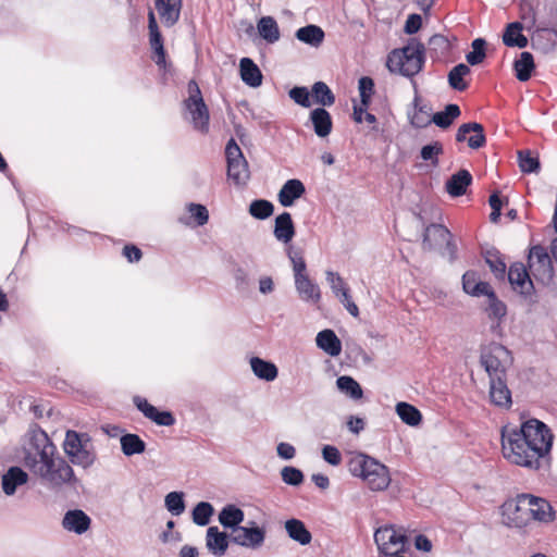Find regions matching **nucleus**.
Wrapping results in <instances>:
<instances>
[{
	"label": "nucleus",
	"instance_id": "6",
	"mask_svg": "<svg viewBox=\"0 0 557 557\" xmlns=\"http://www.w3.org/2000/svg\"><path fill=\"white\" fill-rule=\"evenodd\" d=\"M187 89L188 97L183 101L185 119L190 122L195 131L206 135L210 128L209 109L195 81L188 83Z\"/></svg>",
	"mask_w": 557,
	"mask_h": 557
},
{
	"label": "nucleus",
	"instance_id": "4",
	"mask_svg": "<svg viewBox=\"0 0 557 557\" xmlns=\"http://www.w3.org/2000/svg\"><path fill=\"white\" fill-rule=\"evenodd\" d=\"M58 453L48 434L37 428L29 432L27 446L23 449V463L33 473L42 469Z\"/></svg>",
	"mask_w": 557,
	"mask_h": 557
},
{
	"label": "nucleus",
	"instance_id": "33",
	"mask_svg": "<svg viewBox=\"0 0 557 557\" xmlns=\"http://www.w3.org/2000/svg\"><path fill=\"white\" fill-rule=\"evenodd\" d=\"M245 519L244 511L236 505L228 504L219 513V522L227 529L236 531Z\"/></svg>",
	"mask_w": 557,
	"mask_h": 557
},
{
	"label": "nucleus",
	"instance_id": "32",
	"mask_svg": "<svg viewBox=\"0 0 557 557\" xmlns=\"http://www.w3.org/2000/svg\"><path fill=\"white\" fill-rule=\"evenodd\" d=\"M295 287L299 297L305 301L319 302L321 299V292L318 286L310 277L300 276L295 278Z\"/></svg>",
	"mask_w": 557,
	"mask_h": 557
},
{
	"label": "nucleus",
	"instance_id": "42",
	"mask_svg": "<svg viewBox=\"0 0 557 557\" xmlns=\"http://www.w3.org/2000/svg\"><path fill=\"white\" fill-rule=\"evenodd\" d=\"M260 36L269 44H274L280 39V29L276 21L272 16H263L257 25Z\"/></svg>",
	"mask_w": 557,
	"mask_h": 557
},
{
	"label": "nucleus",
	"instance_id": "59",
	"mask_svg": "<svg viewBox=\"0 0 557 557\" xmlns=\"http://www.w3.org/2000/svg\"><path fill=\"white\" fill-rule=\"evenodd\" d=\"M186 209L190 213L191 218L195 219L198 226H202L208 223L209 212L203 205L190 202L186 206Z\"/></svg>",
	"mask_w": 557,
	"mask_h": 557
},
{
	"label": "nucleus",
	"instance_id": "9",
	"mask_svg": "<svg viewBox=\"0 0 557 557\" xmlns=\"http://www.w3.org/2000/svg\"><path fill=\"white\" fill-rule=\"evenodd\" d=\"M225 158L228 178L236 185H246L250 177L248 162L234 138H231L226 144Z\"/></svg>",
	"mask_w": 557,
	"mask_h": 557
},
{
	"label": "nucleus",
	"instance_id": "35",
	"mask_svg": "<svg viewBox=\"0 0 557 557\" xmlns=\"http://www.w3.org/2000/svg\"><path fill=\"white\" fill-rule=\"evenodd\" d=\"M523 26L520 22L509 23L503 34V42L507 47L525 48L528 38L522 34Z\"/></svg>",
	"mask_w": 557,
	"mask_h": 557
},
{
	"label": "nucleus",
	"instance_id": "11",
	"mask_svg": "<svg viewBox=\"0 0 557 557\" xmlns=\"http://www.w3.org/2000/svg\"><path fill=\"white\" fill-rule=\"evenodd\" d=\"M503 521L509 528L524 529L531 524L525 494H519L515 499L503 505Z\"/></svg>",
	"mask_w": 557,
	"mask_h": 557
},
{
	"label": "nucleus",
	"instance_id": "51",
	"mask_svg": "<svg viewBox=\"0 0 557 557\" xmlns=\"http://www.w3.org/2000/svg\"><path fill=\"white\" fill-rule=\"evenodd\" d=\"M273 203L265 199L253 200L249 206V213L258 220L268 219L273 214Z\"/></svg>",
	"mask_w": 557,
	"mask_h": 557
},
{
	"label": "nucleus",
	"instance_id": "20",
	"mask_svg": "<svg viewBox=\"0 0 557 557\" xmlns=\"http://www.w3.org/2000/svg\"><path fill=\"white\" fill-rule=\"evenodd\" d=\"M154 8L163 25L172 27L180 20L182 0H154Z\"/></svg>",
	"mask_w": 557,
	"mask_h": 557
},
{
	"label": "nucleus",
	"instance_id": "54",
	"mask_svg": "<svg viewBox=\"0 0 557 557\" xmlns=\"http://www.w3.org/2000/svg\"><path fill=\"white\" fill-rule=\"evenodd\" d=\"M165 507L173 516H180L185 510L184 493L171 492L165 496Z\"/></svg>",
	"mask_w": 557,
	"mask_h": 557
},
{
	"label": "nucleus",
	"instance_id": "21",
	"mask_svg": "<svg viewBox=\"0 0 557 557\" xmlns=\"http://www.w3.org/2000/svg\"><path fill=\"white\" fill-rule=\"evenodd\" d=\"M490 398L492 404L497 407L506 409L511 407V392L507 386L506 377L490 380Z\"/></svg>",
	"mask_w": 557,
	"mask_h": 557
},
{
	"label": "nucleus",
	"instance_id": "50",
	"mask_svg": "<svg viewBox=\"0 0 557 557\" xmlns=\"http://www.w3.org/2000/svg\"><path fill=\"white\" fill-rule=\"evenodd\" d=\"M214 512L213 506L208 502L198 503L193 510V521L199 527H205L210 522Z\"/></svg>",
	"mask_w": 557,
	"mask_h": 557
},
{
	"label": "nucleus",
	"instance_id": "64",
	"mask_svg": "<svg viewBox=\"0 0 557 557\" xmlns=\"http://www.w3.org/2000/svg\"><path fill=\"white\" fill-rule=\"evenodd\" d=\"M422 25V18L419 14H410L405 23L404 30L408 35L416 34Z\"/></svg>",
	"mask_w": 557,
	"mask_h": 557
},
{
	"label": "nucleus",
	"instance_id": "55",
	"mask_svg": "<svg viewBox=\"0 0 557 557\" xmlns=\"http://www.w3.org/2000/svg\"><path fill=\"white\" fill-rule=\"evenodd\" d=\"M326 282L330 284V287L333 292V294L338 298L343 295V292H349V287L344 282L343 277L337 273L333 271H326L325 272Z\"/></svg>",
	"mask_w": 557,
	"mask_h": 557
},
{
	"label": "nucleus",
	"instance_id": "53",
	"mask_svg": "<svg viewBox=\"0 0 557 557\" xmlns=\"http://www.w3.org/2000/svg\"><path fill=\"white\" fill-rule=\"evenodd\" d=\"M443 145L440 141L425 145L421 148L420 157L423 161H429L434 168L438 166V157L443 153Z\"/></svg>",
	"mask_w": 557,
	"mask_h": 557
},
{
	"label": "nucleus",
	"instance_id": "43",
	"mask_svg": "<svg viewBox=\"0 0 557 557\" xmlns=\"http://www.w3.org/2000/svg\"><path fill=\"white\" fill-rule=\"evenodd\" d=\"M337 388L352 400L361 399L363 391L360 384L351 376L342 375L336 380Z\"/></svg>",
	"mask_w": 557,
	"mask_h": 557
},
{
	"label": "nucleus",
	"instance_id": "10",
	"mask_svg": "<svg viewBox=\"0 0 557 557\" xmlns=\"http://www.w3.org/2000/svg\"><path fill=\"white\" fill-rule=\"evenodd\" d=\"M374 542L380 555L388 557L404 550L407 536L398 533L394 524H385L375 530Z\"/></svg>",
	"mask_w": 557,
	"mask_h": 557
},
{
	"label": "nucleus",
	"instance_id": "48",
	"mask_svg": "<svg viewBox=\"0 0 557 557\" xmlns=\"http://www.w3.org/2000/svg\"><path fill=\"white\" fill-rule=\"evenodd\" d=\"M486 41L483 38H475L471 42L472 50L466 54L468 64L474 66L482 63L486 57Z\"/></svg>",
	"mask_w": 557,
	"mask_h": 557
},
{
	"label": "nucleus",
	"instance_id": "37",
	"mask_svg": "<svg viewBox=\"0 0 557 557\" xmlns=\"http://www.w3.org/2000/svg\"><path fill=\"white\" fill-rule=\"evenodd\" d=\"M534 58L531 52L523 51L520 53V58L513 63L516 77L520 82H527L531 78L532 72L534 71Z\"/></svg>",
	"mask_w": 557,
	"mask_h": 557
},
{
	"label": "nucleus",
	"instance_id": "15",
	"mask_svg": "<svg viewBox=\"0 0 557 557\" xmlns=\"http://www.w3.org/2000/svg\"><path fill=\"white\" fill-rule=\"evenodd\" d=\"M235 532L237 534L231 537V542L242 547L251 549L260 548L265 540V529L260 527H239Z\"/></svg>",
	"mask_w": 557,
	"mask_h": 557
},
{
	"label": "nucleus",
	"instance_id": "18",
	"mask_svg": "<svg viewBox=\"0 0 557 557\" xmlns=\"http://www.w3.org/2000/svg\"><path fill=\"white\" fill-rule=\"evenodd\" d=\"M28 473L21 467L12 466L1 478V488L7 496H13L18 487L25 485L28 482Z\"/></svg>",
	"mask_w": 557,
	"mask_h": 557
},
{
	"label": "nucleus",
	"instance_id": "58",
	"mask_svg": "<svg viewBox=\"0 0 557 557\" xmlns=\"http://www.w3.org/2000/svg\"><path fill=\"white\" fill-rule=\"evenodd\" d=\"M287 255L293 264L294 278L307 276V264L301 253L289 248Z\"/></svg>",
	"mask_w": 557,
	"mask_h": 557
},
{
	"label": "nucleus",
	"instance_id": "1",
	"mask_svg": "<svg viewBox=\"0 0 557 557\" xmlns=\"http://www.w3.org/2000/svg\"><path fill=\"white\" fill-rule=\"evenodd\" d=\"M554 435L549 428L537 419H529L519 428L502 429V448L509 462L539 470L546 462L553 446Z\"/></svg>",
	"mask_w": 557,
	"mask_h": 557
},
{
	"label": "nucleus",
	"instance_id": "17",
	"mask_svg": "<svg viewBox=\"0 0 557 557\" xmlns=\"http://www.w3.org/2000/svg\"><path fill=\"white\" fill-rule=\"evenodd\" d=\"M529 508L530 520L549 523L555 519V511L552 505L544 498L532 494H525Z\"/></svg>",
	"mask_w": 557,
	"mask_h": 557
},
{
	"label": "nucleus",
	"instance_id": "52",
	"mask_svg": "<svg viewBox=\"0 0 557 557\" xmlns=\"http://www.w3.org/2000/svg\"><path fill=\"white\" fill-rule=\"evenodd\" d=\"M519 168L523 173H536L540 170V160L530 150L518 152Z\"/></svg>",
	"mask_w": 557,
	"mask_h": 557
},
{
	"label": "nucleus",
	"instance_id": "41",
	"mask_svg": "<svg viewBox=\"0 0 557 557\" xmlns=\"http://www.w3.org/2000/svg\"><path fill=\"white\" fill-rule=\"evenodd\" d=\"M483 257L494 276L503 280L506 275V263L502 253L497 249L492 248L487 249Z\"/></svg>",
	"mask_w": 557,
	"mask_h": 557
},
{
	"label": "nucleus",
	"instance_id": "60",
	"mask_svg": "<svg viewBox=\"0 0 557 557\" xmlns=\"http://www.w3.org/2000/svg\"><path fill=\"white\" fill-rule=\"evenodd\" d=\"M288 96L297 104L304 108L311 107L310 92L306 87L296 86L289 90Z\"/></svg>",
	"mask_w": 557,
	"mask_h": 557
},
{
	"label": "nucleus",
	"instance_id": "24",
	"mask_svg": "<svg viewBox=\"0 0 557 557\" xmlns=\"http://www.w3.org/2000/svg\"><path fill=\"white\" fill-rule=\"evenodd\" d=\"M472 184V175L466 170L461 169L453 174L445 183V189L451 197H460L467 193L468 187Z\"/></svg>",
	"mask_w": 557,
	"mask_h": 557
},
{
	"label": "nucleus",
	"instance_id": "16",
	"mask_svg": "<svg viewBox=\"0 0 557 557\" xmlns=\"http://www.w3.org/2000/svg\"><path fill=\"white\" fill-rule=\"evenodd\" d=\"M133 403L136 408L149 420L161 426H172L175 424V418L172 412L164 410L159 411L148 400L140 396H135Z\"/></svg>",
	"mask_w": 557,
	"mask_h": 557
},
{
	"label": "nucleus",
	"instance_id": "40",
	"mask_svg": "<svg viewBox=\"0 0 557 557\" xmlns=\"http://www.w3.org/2000/svg\"><path fill=\"white\" fill-rule=\"evenodd\" d=\"M396 413L404 423L410 426H417L422 421L420 410L413 405L405 401H400L396 405Z\"/></svg>",
	"mask_w": 557,
	"mask_h": 557
},
{
	"label": "nucleus",
	"instance_id": "45",
	"mask_svg": "<svg viewBox=\"0 0 557 557\" xmlns=\"http://www.w3.org/2000/svg\"><path fill=\"white\" fill-rule=\"evenodd\" d=\"M311 94L317 104L324 107H331L335 102V96L330 87L324 82H317L313 84Z\"/></svg>",
	"mask_w": 557,
	"mask_h": 557
},
{
	"label": "nucleus",
	"instance_id": "28",
	"mask_svg": "<svg viewBox=\"0 0 557 557\" xmlns=\"http://www.w3.org/2000/svg\"><path fill=\"white\" fill-rule=\"evenodd\" d=\"M310 122L317 136L323 138L331 134L333 122L331 114L322 107L310 112Z\"/></svg>",
	"mask_w": 557,
	"mask_h": 557
},
{
	"label": "nucleus",
	"instance_id": "19",
	"mask_svg": "<svg viewBox=\"0 0 557 557\" xmlns=\"http://www.w3.org/2000/svg\"><path fill=\"white\" fill-rule=\"evenodd\" d=\"M91 519L82 509L67 510L62 519V528L78 535L84 534L90 528Z\"/></svg>",
	"mask_w": 557,
	"mask_h": 557
},
{
	"label": "nucleus",
	"instance_id": "13",
	"mask_svg": "<svg viewBox=\"0 0 557 557\" xmlns=\"http://www.w3.org/2000/svg\"><path fill=\"white\" fill-rule=\"evenodd\" d=\"M530 273L522 262H515L508 270V280L516 292L533 301L535 288Z\"/></svg>",
	"mask_w": 557,
	"mask_h": 557
},
{
	"label": "nucleus",
	"instance_id": "62",
	"mask_svg": "<svg viewBox=\"0 0 557 557\" xmlns=\"http://www.w3.org/2000/svg\"><path fill=\"white\" fill-rule=\"evenodd\" d=\"M481 124L478 122H469L461 124L456 133V140L458 143H462L467 140V135L471 133V131H480Z\"/></svg>",
	"mask_w": 557,
	"mask_h": 557
},
{
	"label": "nucleus",
	"instance_id": "49",
	"mask_svg": "<svg viewBox=\"0 0 557 557\" xmlns=\"http://www.w3.org/2000/svg\"><path fill=\"white\" fill-rule=\"evenodd\" d=\"M488 299L486 311L491 319L502 320L507 313L506 305L499 300L493 288L485 295Z\"/></svg>",
	"mask_w": 557,
	"mask_h": 557
},
{
	"label": "nucleus",
	"instance_id": "14",
	"mask_svg": "<svg viewBox=\"0 0 557 557\" xmlns=\"http://www.w3.org/2000/svg\"><path fill=\"white\" fill-rule=\"evenodd\" d=\"M148 29H149V44L153 50V61L160 67L166 69L165 50L163 46V38L159 29L156 15L152 10L148 12Z\"/></svg>",
	"mask_w": 557,
	"mask_h": 557
},
{
	"label": "nucleus",
	"instance_id": "38",
	"mask_svg": "<svg viewBox=\"0 0 557 557\" xmlns=\"http://www.w3.org/2000/svg\"><path fill=\"white\" fill-rule=\"evenodd\" d=\"M450 49V42L444 35L435 34L429 39L428 50L432 59L441 60L447 57Z\"/></svg>",
	"mask_w": 557,
	"mask_h": 557
},
{
	"label": "nucleus",
	"instance_id": "61",
	"mask_svg": "<svg viewBox=\"0 0 557 557\" xmlns=\"http://www.w3.org/2000/svg\"><path fill=\"white\" fill-rule=\"evenodd\" d=\"M323 459L332 465L338 466L342 462V455L337 447L332 445H325L322 449Z\"/></svg>",
	"mask_w": 557,
	"mask_h": 557
},
{
	"label": "nucleus",
	"instance_id": "39",
	"mask_svg": "<svg viewBox=\"0 0 557 557\" xmlns=\"http://www.w3.org/2000/svg\"><path fill=\"white\" fill-rule=\"evenodd\" d=\"M121 449L127 457L143 454L146 450V443L137 434L127 433L120 438Z\"/></svg>",
	"mask_w": 557,
	"mask_h": 557
},
{
	"label": "nucleus",
	"instance_id": "3",
	"mask_svg": "<svg viewBox=\"0 0 557 557\" xmlns=\"http://www.w3.org/2000/svg\"><path fill=\"white\" fill-rule=\"evenodd\" d=\"M347 468L351 475L362 479L371 491H384L391 484L388 468L366 454L352 455Z\"/></svg>",
	"mask_w": 557,
	"mask_h": 557
},
{
	"label": "nucleus",
	"instance_id": "29",
	"mask_svg": "<svg viewBox=\"0 0 557 557\" xmlns=\"http://www.w3.org/2000/svg\"><path fill=\"white\" fill-rule=\"evenodd\" d=\"M317 346L331 357H337L342 351V342L330 329L320 331L315 337Z\"/></svg>",
	"mask_w": 557,
	"mask_h": 557
},
{
	"label": "nucleus",
	"instance_id": "57",
	"mask_svg": "<svg viewBox=\"0 0 557 557\" xmlns=\"http://www.w3.org/2000/svg\"><path fill=\"white\" fill-rule=\"evenodd\" d=\"M281 476L284 483L292 486H298L304 482V473L298 468L286 466L281 470Z\"/></svg>",
	"mask_w": 557,
	"mask_h": 557
},
{
	"label": "nucleus",
	"instance_id": "63",
	"mask_svg": "<svg viewBox=\"0 0 557 557\" xmlns=\"http://www.w3.org/2000/svg\"><path fill=\"white\" fill-rule=\"evenodd\" d=\"M471 132L474 134L472 136L468 137V139H467L468 146L471 149H479V148L483 147L486 144V137L484 135L483 125L481 124L480 131H471Z\"/></svg>",
	"mask_w": 557,
	"mask_h": 557
},
{
	"label": "nucleus",
	"instance_id": "2",
	"mask_svg": "<svg viewBox=\"0 0 557 557\" xmlns=\"http://www.w3.org/2000/svg\"><path fill=\"white\" fill-rule=\"evenodd\" d=\"M425 63V46L417 38H410L401 49H394L387 57L389 72L412 78Z\"/></svg>",
	"mask_w": 557,
	"mask_h": 557
},
{
	"label": "nucleus",
	"instance_id": "46",
	"mask_svg": "<svg viewBox=\"0 0 557 557\" xmlns=\"http://www.w3.org/2000/svg\"><path fill=\"white\" fill-rule=\"evenodd\" d=\"M470 73V67L467 64L459 63L454 66L448 73L449 86L458 91L467 89L468 84L463 81V77Z\"/></svg>",
	"mask_w": 557,
	"mask_h": 557
},
{
	"label": "nucleus",
	"instance_id": "27",
	"mask_svg": "<svg viewBox=\"0 0 557 557\" xmlns=\"http://www.w3.org/2000/svg\"><path fill=\"white\" fill-rule=\"evenodd\" d=\"M462 288L465 293L473 297L485 296L491 289L487 282L480 280L478 272L469 270L462 275Z\"/></svg>",
	"mask_w": 557,
	"mask_h": 557
},
{
	"label": "nucleus",
	"instance_id": "5",
	"mask_svg": "<svg viewBox=\"0 0 557 557\" xmlns=\"http://www.w3.org/2000/svg\"><path fill=\"white\" fill-rule=\"evenodd\" d=\"M51 490H60L64 486L77 488L81 485L79 479L71 465L59 454H55L42 469L35 473Z\"/></svg>",
	"mask_w": 557,
	"mask_h": 557
},
{
	"label": "nucleus",
	"instance_id": "31",
	"mask_svg": "<svg viewBox=\"0 0 557 557\" xmlns=\"http://www.w3.org/2000/svg\"><path fill=\"white\" fill-rule=\"evenodd\" d=\"M284 527L290 540L302 546L309 545L311 543L312 534L301 520L296 518L288 519L285 521Z\"/></svg>",
	"mask_w": 557,
	"mask_h": 557
},
{
	"label": "nucleus",
	"instance_id": "36",
	"mask_svg": "<svg viewBox=\"0 0 557 557\" xmlns=\"http://www.w3.org/2000/svg\"><path fill=\"white\" fill-rule=\"evenodd\" d=\"M296 38L311 47H319L324 40V32L320 26L310 24L296 32Z\"/></svg>",
	"mask_w": 557,
	"mask_h": 557
},
{
	"label": "nucleus",
	"instance_id": "56",
	"mask_svg": "<svg viewBox=\"0 0 557 557\" xmlns=\"http://www.w3.org/2000/svg\"><path fill=\"white\" fill-rule=\"evenodd\" d=\"M358 88L360 94V102L362 106L369 107L374 88L373 79L369 76H362L358 82Z\"/></svg>",
	"mask_w": 557,
	"mask_h": 557
},
{
	"label": "nucleus",
	"instance_id": "26",
	"mask_svg": "<svg viewBox=\"0 0 557 557\" xmlns=\"http://www.w3.org/2000/svg\"><path fill=\"white\" fill-rule=\"evenodd\" d=\"M306 193L305 185L297 178L285 182L278 193V201L283 207H290Z\"/></svg>",
	"mask_w": 557,
	"mask_h": 557
},
{
	"label": "nucleus",
	"instance_id": "47",
	"mask_svg": "<svg viewBox=\"0 0 557 557\" xmlns=\"http://www.w3.org/2000/svg\"><path fill=\"white\" fill-rule=\"evenodd\" d=\"M414 111L409 113L410 123L417 128H422L431 123L430 110L426 106H420V97L416 95L413 99Z\"/></svg>",
	"mask_w": 557,
	"mask_h": 557
},
{
	"label": "nucleus",
	"instance_id": "22",
	"mask_svg": "<svg viewBox=\"0 0 557 557\" xmlns=\"http://www.w3.org/2000/svg\"><path fill=\"white\" fill-rule=\"evenodd\" d=\"M451 233L442 224L432 223L428 225L423 233L422 246L424 249L433 250L448 240Z\"/></svg>",
	"mask_w": 557,
	"mask_h": 557
},
{
	"label": "nucleus",
	"instance_id": "25",
	"mask_svg": "<svg viewBox=\"0 0 557 557\" xmlns=\"http://www.w3.org/2000/svg\"><path fill=\"white\" fill-rule=\"evenodd\" d=\"M274 237L276 240L287 245L295 236V225L289 212H283L275 218Z\"/></svg>",
	"mask_w": 557,
	"mask_h": 557
},
{
	"label": "nucleus",
	"instance_id": "30",
	"mask_svg": "<svg viewBox=\"0 0 557 557\" xmlns=\"http://www.w3.org/2000/svg\"><path fill=\"white\" fill-rule=\"evenodd\" d=\"M242 81L249 87L256 88L262 84V73L250 58H243L239 62Z\"/></svg>",
	"mask_w": 557,
	"mask_h": 557
},
{
	"label": "nucleus",
	"instance_id": "44",
	"mask_svg": "<svg viewBox=\"0 0 557 557\" xmlns=\"http://www.w3.org/2000/svg\"><path fill=\"white\" fill-rule=\"evenodd\" d=\"M461 114L460 108L458 104L449 103L445 107L443 111L436 112L431 122H433L436 126L441 128L449 127L454 120L457 119Z\"/></svg>",
	"mask_w": 557,
	"mask_h": 557
},
{
	"label": "nucleus",
	"instance_id": "34",
	"mask_svg": "<svg viewBox=\"0 0 557 557\" xmlns=\"http://www.w3.org/2000/svg\"><path fill=\"white\" fill-rule=\"evenodd\" d=\"M250 367L258 379L267 382L274 381L278 375L277 367L273 362L259 357H252L250 359Z\"/></svg>",
	"mask_w": 557,
	"mask_h": 557
},
{
	"label": "nucleus",
	"instance_id": "8",
	"mask_svg": "<svg viewBox=\"0 0 557 557\" xmlns=\"http://www.w3.org/2000/svg\"><path fill=\"white\" fill-rule=\"evenodd\" d=\"M481 364L487 372L490 380L506 377L507 367L511 363L510 351L498 343H491L482 349Z\"/></svg>",
	"mask_w": 557,
	"mask_h": 557
},
{
	"label": "nucleus",
	"instance_id": "12",
	"mask_svg": "<svg viewBox=\"0 0 557 557\" xmlns=\"http://www.w3.org/2000/svg\"><path fill=\"white\" fill-rule=\"evenodd\" d=\"M528 265L531 274L536 281L549 282L553 277V263L545 247L533 246L528 257Z\"/></svg>",
	"mask_w": 557,
	"mask_h": 557
},
{
	"label": "nucleus",
	"instance_id": "23",
	"mask_svg": "<svg viewBox=\"0 0 557 557\" xmlns=\"http://www.w3.org/2000/svg\"><path fill=\"white\" fill-rule=\"evenodd\" d=\"M231 539L225 532H221L218 527H209L206 535V546L208 550L216 556L225 555Z\"/></svg>",
	"mask_w": 557,
	"mask_h": 557
},
{
	"label": "nucleus",
	"instance_id": "7",
	"mask_svg": "<svg viewBox=\"0 0 557 557\" xmlns=\"http://www.w3.org/2000/svg\"><path fill=\"white\" fill-rule=\"evenodd\" d=\"M89 441L90 438L86 433H78L72 430L66 432L63 449L73 465L84 469L94 465L96 455L88 448Z\"/></svg>",
	"mask_w": 557,
	"mask_h": 557
}]
</instances>
